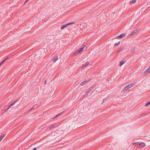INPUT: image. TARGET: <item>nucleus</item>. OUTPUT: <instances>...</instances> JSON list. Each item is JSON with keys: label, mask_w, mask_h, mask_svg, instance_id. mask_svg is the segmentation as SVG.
Wrapping results in <instances>:
<instances>
[{"label": "nucleus", "mask_w": 150, "mask_h": 150, "mask_svg": "<svg viewBox=\"0 0 150 150\" xmlns=\"http://www.w3.org/2000/svg\"><path fill=\"white\" fill-rule=\"evenodd\" d=\"M74 23H75L74 22H72L71 23H68L67 24L64 25L62 26L61 27V29H63L64 28H66V27L67 26L71 24H74Z\"/></svg>", "instance_id": "f257e3e1"}, {"label": "nucleus", "mask_w": 150, "mask_h": 150, "mask_svg": "<svg viewBox=\"0 0 150 150\" xmlns=\"http://www.w3.org/2000/svg\"><path fill=\"white\" fill-rule=\"evenodd\" d=\"M58 59V56L57 55H55L52 59V60L54 61V62H55Z\"/></svg>", "instance_id": "f03ea898"}, {"label": "nucleus", "mask_w": 150, "mask_h": 150, "mask_svg": "<svg viewBox=\"0 0 150 150\" xmlns=\"http://www.w3.org/2000/svg\"><path fill=\"white\" fill-rule=\"evenodd\" d=\"M133 86V84L130 83V84H128V85L126 86L124 88V91L125 90H127L128 89L130 88H131V87L132 86Z\"/></svg>", "instance_id": "7ed1b4c3"}, {"label": "nucleus", "mask_w": 150, "mask_h": 150, "mask_svg": "<svg viewBox=\"0 0 150 150\" xmlns=\"http://www.w3.org/2000/svg\"><path fill=\"white\" fill-rule=\"evenodd\" d=\"M18 101V100H16L14 102H13L10 105H9L8 106L6 110H5V111H6L7 110L9 109L10 107L13 105L15 103H16Z\"/></svg>", "instance_id": "20e7f679"}, {"label": "nucleus", "mask_w": 150, "mask_h": 150, "mask_svg": "<svg viewBox=\"0 0 150 150\" xmlns=\"http://www.w3.org/2000/svg\"><path fill=\"white\" fill-rule=\"evenodd\" d=\"M85 46L84 45H82L81 48H80L77 50V51L79 52V53L81 52L83 50V48L85 47Z\"/></svg>", "instance_id": "39448f33"}, {"label": "nucleus", "mask_w": 150, "mask_h": 150, "mask_svg": "<svg viewBox=\"0 0 150 150\" xmlns=\"http://www.w3.org/2000/svg\"><path fill=\"white\" fill-rule=\"evenodd\" d=\"M90 80H89L88 81L85 80V81H83L81 83L80 85L81 86H83L85 85V84H86L89 81H90Z\"/></svg>", "instance_id": "423d86ee"}, {"label": "nucleus", "mask_w": 150, "mask_h": 150, "mask_svg": "<svg viewBox=\"0 0 150 150\" xmlns=\"http://www.w3.org/2000/svg\"><path fill=\"white\" fill-rule=\"evenodd\" d=\"M126 61L124 59L122 60L120 62L119 66H121L123 64H124L125 62Z\"/></svg>", "instance_id": "0eeeda50"}, {"label": "nucleus", "mask_w": 150, "mask_h": 150, "mask_svg": "<svg viewBox=\"0 0 150 150\" xmlns=\"http://www.w3.org/2000/svg\"><path fill=\"white\" fill-rule=\"evenodd\" d=\"M139 145L140 146V148H143L145 146V144L144 143L142 142L140 143Z\"/></svg>", "instance_id": "6e6552de"}, {"label": "nucleus", "mask_w": 150, "mask_h": 150, "mask_svg": "<svg viewBox=\"0 0 150 150\" xmlns=\"http://www.w3.org/2000/svg\"><path fill=\"white\" fill-rule=\"evenodd\" d=\"M124 48V47L123 46H121L120 47L118 50H117V53H118L119 52H120V51H121Z\"/></svg>", "instance_id": "1a4fd4ad"}, {"label": "nucleus", "mask_w": 150, "mask_h": 150, "mask_svg": "<svg viewBox=\"0 0 150 150\" xmlns=\"http://www.w3.org/2000/svg\"><path fill=\"white\" fill-rule=\"evenodd\" d=\"M9 56H8L5 59L3 60L2 62V63L3 64L4 62H8V61L9 59Z\"/></svg>", "instance_id": "9d476101"}, {"label": "nucleus", "mask_w": 150, "mask_h": 150, "mask_svg": "<svg viewBox=\"0 0 150 150\" xmlns=\"http://www.w3.org/2000/svg\"><path fill=\"white\" fill-rule=\"evenodd\" d=\"M138 30H137L136 29L134 30H133L132 33L131 35H133L134 34L136 33L137 32Z\"/></svg>", "instance_id": "9b49d317"}, {"label": "nucleus", "mask_w": 150, "mask_h": 150, "mask_svg": "<svg viewBox=\"0 0 150 150\" xmlns=\"http://www.w3.org/2000/svg\"><path fill=\"white\" fill-rule=\"evenodd\" d=\"M125 36V34H123L120 35L117 37V38L119 39L121 38H122L124 37Z\"/></svg>", "instance_id": "f8f14e48"}, {"label": "nucleus", "mask_w": 150, "mask_h": 150, "mask_svg": "<svg viewBox=\"0 0 150 150\" xmlns=\"http://www.w3.org/2000/svg\"><path fill=\"white\" fill-rule=\"evenodd\" d=\"M150 72V66H149L148 69L145 71L144 73H146L147 72Z\"/></svg>", "instance_id": "ddd939ff"}, {"label": "nucleus", "mask_w": 150, "mask_h": 150, "mask_svg": "<svg viewBox=\"0 0 150 150\" xmlns=\"http://www.w3.org/2000/svg\"><path fill=\"white\" fill-rule=\"evenodd\" d=\"M55 126V125H52L50 126L47 128V129H48L49 128V129H52V128H54Z\"/></svg>", "instance_id": "4468645a"}, {"label": "nucleus", "mask_w": 150, "mask_h": 150, "mask_svg": "<svg viewBox=\"0 0 150 150\" xmlns=\"http://www.w3.org/2000/svg\"><path fill=\"white\" fill-rule=\"evenodd\" d=\"M89 64V63L88 62H86L85 64H84L81 67L82 68H83L87 66Z\"/></svg>", "instance_id": "2eb2a0df"}, {"label": "nucleus", "mask_w": 150, "mask_h": 150, "mask_svg": "<svg viewBox=\"0 0 150 150\" xmlns=\"http://www.w3.org/2000/svg\"><path fill=\"white\" fill-rule=\"evenodd\" d=\"M92 90L91 88H89L86 92H85L86 94H88V93Z\"/></svg>", "instance_id": "dca6fc26"}, {"label": "nucleus", "mask_w": 150, "mask_h": 150, "mask_svg": "<svg viewBox=\"0 0 150 150\" xmlns=\"http://www.w3.org/2000/svg\"><path fill=\"white\" fill-rule=\"evenodd\" d=\"M137 0H132L130 1V4H134Z\"/></svg>", "instance_id": "f3484780"}, {"label": "nucleus", "mask_w": 150, "mask_h": 150, "mask_svg": "<svg viewBox=\"0 0 150 150\" xmlns=\"http://www.w3.org/2000/svg\"><path fill=\"white\" fill-rule=\"evenodd\" d=\"M5 136V134H3L0 137L1 139H2Z\"/></svg>", "instance_id": "a211bd4d"}, {"label": "nucleus", "mask_w": 150, "mask_h": 150, "mask_svg": "<svg viewBox=\"0 0 150 150\" xmlns=\"http://www.w3.org/2000/svg\"><path fill=\"white\" fill-rule=\"evenodd\" d=\"M120 41H119L118 42L116 43L115 44L114 46L115 47V46H117L120 44Z\"/></svg>", "instance_id": "6ab92c4d"}, {"label": "nucleus", "mask_w": 150, "mask_h": 150, "mask_svg": "<svg viewBox=\"0 0 150 150\" xmlns=\"http://www.w3.org/2000/svg\"><path fill=\"white\" fill-rule=\"evenodd\" d=\"M78 53H79V52L77 51V50L74 53V55H77V54Z\"/></svg>", "instance_id": "aec40b11"}, {"label": "nucleus", "mask_w": 150, "mask_h": 150, "mask_svg": "<svg viewBox=\"0 0 150 150\" xmlns=\"http://www.w3.org/2000/svg\"><path fill=\"white\" fill-rule=\"evenodd\" d=\"M63 112H62L61 113H60V114H59L58 115H57L55 117H54L53 118V119H55L56 117H58L59 115H60Z\"/></svg>", "instance_id": "412c9836"}, {"label": "nucleus", "mask_w": 150, "mask_h": 150, "mask_svg": "<svg viewBox=\"0 0 150 150\" xmlns=\"http://www.w3.org/2000/svg\"><path fill=\"white\" fill-rule=\"evenodd\" d=\"M149 105V103H148V102L145 105V106H148V105Z\"/></svg>", "instance_id": "4be33fe9"}, {"label": "nucleus", "mask_w": 150, "mask_h": 150, "mask_svg": "<svg viewBox=\"0 0 150 150\" xmlns=\"http://www.w3.org/2000/svg\"><path fill=\"white\" fill-rule=\"evenodd\" d=\"M34 108H33L30 109L28 111V112H30Z\"/></svg>", "instance_id": "5701e85b"}, {"label": "nucleus", "mask_w": 150, "mask_h": 150, "mask_svg": "<svg viewBox=\"0 0 150 150\" xmlns=\"http://www.w3.org/2000/svg\"><path fill=\"white\" fill-rule=\"evenodd\" d=\"M135 51V49L134 48L132 49L131 50V53H132L133 52H134Z\"/></svg>", "instance_id": "b1692460"}, {"label": "nucleus", "mask_w": 150, "mask_h": 150, "mask_svg": "<svg viewBox=\"0 0 150 150\" xmlns=\"http://www.w3.org/2000/svg\"><path fill=\"white\" fill-rule=\"evenodd\" d=\"M95 85H93L92 87H90V88H92V89L93 88H94V87H95Z\"/></svg>", "instance_id": "393cba45"}, {"label": "nucleus", "mask_w": 150, "mask_h": 150, "mask_svg": "<svg viewBox=\"0 0 150 150\" xmlns=\"http://www.w3.org/2000/svg\"><path fill=\"white\" fill-rule=\"evenodd\" d=\"M138 142H135V143H133V145H135V144H136V143H138Z\"/></svg>", "instance_id": "a878e982"}, {"label": "nucleus", "mask_w": 150, "mask_h": 150, "mask_svg": "<svg viewBox=\"0 0 150 150\" xmlns=\"http://www.w3.org/2000/svg\"><path fill=\"white\" fill-rule=\"evenodd\" d=\"M46 82H47V80H46L45 81V82H44V83L45 84H46Z\"/></svg>", "instance_id": "bb28decb"}, {"label": "nucleus", "mask_w": 150, "mask_h": 150, "mask_svg": "<svg viewBox=\"0 0 150 150\" xmlns=\"http://www.w3.org/2000/svg\"><path fill=\"white\" fill-rule=\"evenodd\" d=\"M30 0H26V1H25V3L27 2L28 1H29Z\"/></svg>", "instance_id": "cd10ccee"}, {"label": "nucleus", "mask_w": 150, "mask_h": 150, "mask_svg": "<svg viewBox=\"0 0 150 150\" xmlns=\"http://www.w3.org/2000/svg\"><path fill=\"white\" fill-rule=\"evenodd\" d=\"M2 64V63L1 62V63H0V66Z\"/></svg>", "instance_id": "c85d7f7f"}, {"label": "nucleus", "mask_w": 150, "mask_h": 150, "mask_svg": "<svg viewBox=\"0 0 150 150\" xmlns=\"http://www.w3.org/2000/svg\"><path fill=\"white\" fill-rule=\"evenodd\" d=\"M148 103H149V105H150V101H149L148 102Z\"/></svg>", "instance_id": "c756f323"}, {"label": "nucleus", "mask_w": 150, "mask_h": 150, "mask_svg": "<svg viewBox=\"0 0 150 150\" xmlns=\"http://www.w3.org/2000/svg\"><path fill=\"white\" fill-rule=\"evenodd\" d=\"M106 99V98H104V99H103V101H104V100H105V99Z\"/></svg>", "instance_id": "7c9ffc66"}]
</instances>
